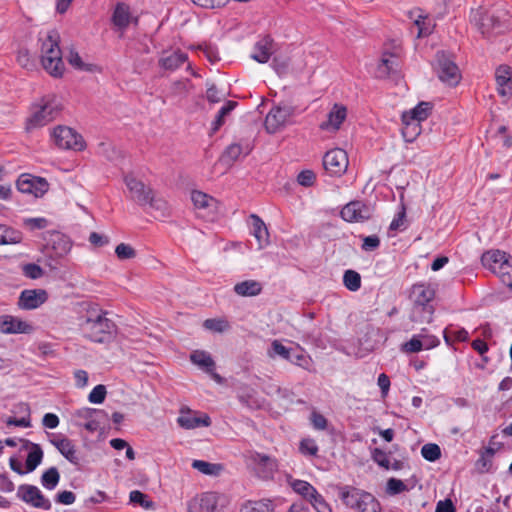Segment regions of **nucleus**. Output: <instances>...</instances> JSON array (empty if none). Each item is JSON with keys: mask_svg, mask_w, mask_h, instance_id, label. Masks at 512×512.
<instances>
[{"mask_svg": "<svg viewBox=\"0 0 512 512\" xmlns=\"http://www.w3.org/2000/svg\"><path fill=\"white\" fill-rule=\"evenodd\" d=\"M309 502L317 512H333L329 504L325 501L323 496L319 493L314 495Z\"/></svg>", "mask_w": 512, "mask_h": 512, "instance_id": "56", "label": "nucleus"}, {"mask_svg": "<svg viewBox=\"0 0 512 512\" xmlns=\"http://www.w3.org/2000/svg\"><path fill=\"white\" fill-rule=\"evenodd\" d=\"M51 138L60 149L81 151L85 148L82 136L67 126L55 127L51 131Z\"/></svg>", "mask_w": 512, "mask_h": 512, "instance_id": "7", "label": "nucleus"}, {"mask_svg": "<svg viewBox=\"0 0 512 512\" xmlns=\"http://www.w3.org/2000/svg\"><path fill=\"white\" fill-rule=\"evenodd\" d=\"M402 126V136L406 142H413L421 134V123L409 119L408 115H402Z\"/></svg>", "mask_w": 512, "mask_h": 512, "instance_id": "33", "label": "nucleus"}, {"mask_svg": "<svg viewBox=\"0 0 512 512\" xmlns=\"http://www.w3.org/2000/svg\"><path fill=\"white\" fill-rule=\"evenodd\" d=\"M22 241V233L0 224V245L17 244Z\"/></svg>", "mask_w": 512, "mask_h": 512, "instance_id": "40", "label": "nucleus"}, {"mask_svg": "<svg viewBox=\"0 0 512 512\" xmlns=\"http://www.w3.org/2000/svg\"><path fill=\"white\" fill-rule=\"evenodd\" d=\"M106 393V387L102 384H99L92 389L88 399L91 403L100 404L105 400Z\"/></svg>", "mask_w": 512, "mask_h": 512, "instance_id": "54", "label": "nucleus"}, {"mask_svg": "<svg viewBox=\"0 0 512 512\" xmlns=\"http://www.w3.org/2000/svg\"><path fill=\"white\" fill-rule=\"evenodd\" d=\"M115 254L119 260H128L136 257L135 249L126 243H120L115 248Z\"/></svg>", "mask_w": 512, "mask_h": 512, "instance_id": "52", "label": "nucleus"}, {"mask_svg": "<svg viewBox=\"0 0 512 512\" xmlns=\"http://www.w3.org/2000/svg\"><path fill=\"white\" fill-rule=\"evenodd\" d=\"M272 53L273 40L270 37L266 36L256 42L251 57L259 63H267Z\"/></svg>", "mask_w": 512, "mask_h": 512, "instance_id": "27", "label": "nucleus"}, {"mask_svg": "<svg viewBox=\"0 0 512 512\" xmlns=\"http://www.w3.org/2000/svg\"><path fill=\"white\" fill-rule=\"evenodd\" d=\"M398 66V58L394 54L384 53L376 69L379 78L387 77Z\"/></svg>", "mask_w": 512, "mask_h": 512, "instance_id": "34", "label": "nucleus"}, {"mask_svg": "<svg viewBox=\"0 0 512 512\" xmlns=\"http://www.w3.org/2000/svg\"><path fill=\"white\" fill-rule=\"evenodd\" d=\"M341 217L347 222H362L371 217V209L361 201H352L342 208Z\"/></svg>", "mask_w": 512, "mask_h": 512, "instance_id": "17", "label": "nucleus"}, {"mask_svg": "<svg viewBox=\"0 0 512 512\" xmlns=\"http://www.w3.org/2000/svg\"><path fill=\"white\" fill-rule=\"evenodd\" d=\"M137 22V18L132 16L130 7L123 3H117L112 15V22L119 30H125L132 21Z\"/></svg>", "mask_w": 512, "mask_h": 512, "instance_id": "25", "label": "nucleus"}, {"mask_svg": "<svg viewBox=\"0 0 512 512\" xmlns=\"http://www.w3.org/2000/svg\"><path fill=\"white\" fill-rule=\"evenodd\" d=\"M177 423L181 428L191 430L199 427L210 426L211 419L205 413L193 411L187 407H183L179 411Z\"/></svg>", "mask_w": 512, "mask_h": 512, "instance_id": "13", "label": "nucleus"}, {"mask_svg": "<svg viewBox=\"0 0 512 512\" xmlns=\"http://www.w3.org/2000/svg\"><path fill=\"white\" fill-rule=\"evenodd\" d=\"M103 416H106L103 410L93 408H82L75 413L78 424L90 432H94L100 427Z\"/></svg>", "mask_w": 512, "mask_h": 512, "instance_id": "19", "label": "nucleus"}, {"mask_svg": "<svg viewBox=\"0 0 512 512\" xmlns=\"http://www.w3.org/2000/svg\"><path fill=\"white\" fill-rule=\"evenodd\" d=\"M251 147L247 144L245 147L238 143H233L227 147L224 153V157L228 158L231 161H236L242 154H249L251 151Z\"/></svg>", "mask_w": 512, "mask_h": 512, "instance_id": "47", "label": "nucleus"}, {"mask_svg": "<svg viewBox=\"0 0 512 512\" xmlns=\"http://www.w3.org/2000/svg\"><path fill=\"white\" fill-rule=\"evenodd\" d=\"M287 483L292 490L304 499L309 501L318 491L307 481L294 479L291 475L287 476Z\"/></svg>", "mask_w": 512, "mask_h": 512, "instance_id": "31", "label": "nucleus"}, {"mask_svg": "<svg viewBox=\"0 0 512 512\" xmlns=\"http://www.w3.org/2000/svg\"><path fill=\"white\" fill-rule=\"evenodd\" d=\"M407 490L405 483L396 478H390L387 481L386 491L389 495H397Z\"/></svg>", "mask_w": 512, "mask_h": 512, "instance_id": "53", "label": "nucleus"}, {"mask_svg": "<svg viewBox=\"0 0 512 512\" xmlns=\"http://www.w3.org/2000/svg\"><path fill=\"white\" fill-rule=\"evenodd\" d=\"M300 451L305 455L314 456L318 452V446L313 439H303L300 443Z\"/></svg>", "mask_w": 512, "mask_h": 512, "instance_id": "61", "label": "nucleus"}, {"mask_svg": "<svg viewBox=\"0 0 512 512\" xmlns=\"http://www.w3.org/2000/svg\"><path fill=\"white\" fill-rule=\"evenodd\" d=\"M59 40L58 32L50 31L41 44L42 66L53 77H61L65 70Z\"/></svg>", "mask_w": 512, "mask_h": 512, "instance_id": "4", "label": "nucleus"}, {"mask_svg": "<svg viewBox=\"0 0 512 512\" xmlns=\"http://www.w3.org/2000/svg\"><path fill=\"white\" fill-rule=\"evenodd\" d=\"M17 494L22 501L35 508L42 510H49L51 508L49 499L45 498L40 489L36 486L21 485Z\"/></svg>", "mask_w": 512, "mask_h": 512, "instance_id": "14", "label": "nucleus"}, {"mask_svg": "<svg viewBox=\"0 0 512 512\" xmlns=\"http://www.w3.org/2000/svg\"><path fill=\"white\" fill-rule=\"evenodd\" d=\"M512 72L507 65H500L495 72V78L498 85V92L502 96L512 94Z\"/></svg>", "mask_w": 512, "mask_h": 512, "instance_id": "26", "label": "nucleus"}, {"mask_svg": "<svg viewBox=\"0 0 512 512\" xmlns=\"http://www.w3.org/2000/svg\"><path fill=\"white\" fill-rule=\"evenodd\" d=\"M191 83L188 79L177 80L173 82L171 89L174 94L187 93L190 90Z\"/></svg>", "mask_w": 512, "mask_h": 512, "instance_id": "63", "label": "nucleus"}, {"mask_svg": "<svg viewBox=\"0 0 512 512\" xmlns=\"http://www.w3.org/2000/svg\"><path fill=\"white\" fill-rule=\"evenodd\" d=\"M236 105V102L228 101L223 107H221L212 123L213 132H216L223 125L225 117L236 107Z\"/></svg>", "mask_w": 512, "mask_h": 512, "instance_id": "49", "label": "nucleus"}, {"mask_svg": "<svg viewBox=\"0 0 512 512\" xmlns=\"http://www.w3.org/2000/svg\"><path fill=\"white\" fill-rule=\"evenodd\" d=\"M310 422L316 430H325L328 425L327 419L317 411H312L310 415Z\"/></svg>", "mask_w": 512, "mask_h": 512, "instance_id": "60", "label": "nucleus"}, {"mask_svg": "<svg viewBox=\"0 0 512 512\" xmlns=\"http://www.w3.org/2000/svg\"><path fill=\"white\" fill-rule=\"evenodd\" d=\"M262 285L256 280H245L235 284L234 292L243 297H251L260 294Z\"/></svg>", "mask_w": 512, "mask_h": 512, "instance_id": "35", "label": "nucleus"}, {"mask_svg": "<svg viewBox=\"0 0 512 512\" xmlns=\"http://www.w3.org/2000/svg\"><path fill=\"white\" fill-rule=\"evenodd\" d=\"M124 183L129 192V198L141 207H148L156 213L155 217L170 215L167 201L158 196L155 191L133 174L124 176Z\"/></svg>", "mask_w": 512, "mask_h": 512, "instance_id": "1", "label": "nucleus"}, {"mask_svg": "<svg viewBox=\"0 0 512 512\" xmlns=\"http://www.w3.org/2000/svg\"><path fill=\"white\" fill-rule=\"evenodd\" d=\"M82 331L88 339L96 343H108L117 333L116 324L107 317V312L92 309L82 323Z\"/></svg>", "mask_w": 512, "mask_h": 512, "instance_id": "2", "label": "nucleus"}, {"mask_svg": "<svg viewBox=\"0 0 512 512\" xmlns=\"http://www.w3.org/2000/svg\"><path fill=\"white\" fill-rule=\"evenodd\" d=\"M191 200L197 210L204 211L208 214L217 212L219 202L212 196L202 191H192Z\"/></svg>", "mask_w": 512, "mask_h": 512, "instance_id": "24", "label": "nucleus"}, {"mask_svg": "<svg viewBox=\"0 0 512 512\" xmlns=\"http://www.w3.org/2000/svg\"><path fill=\"white\" fill-rule=\"evenodd\" d=\"M16 186L21 193L30 194L36 198L42 197L49 190V183L46 179L28 173L19 176Z\"/></svg>", "mask_w": 512, "mask_h": 512, "instance_id": "9", "label": "nucleus"}, {"mask_svg": "<svg viewBox=\"0 0 512 512\" xmlns=\"http://www.w3.org/2000/svg\"><path fill=\"white\" fill-rule=\"evenodd\" d=\"M129 500L131 503L138 504L146 510H153L155 504L149 497L139 490H133L129 494Z\"/></svg>", "mask_w": 512, "mask_h": 512, "instance_id": "46", "label": "nucleus"}, {"mask_svg": "<svg viewBox=\"0 0 512 512\" xmlns=\"http://www.w3.org/2000/svg\"><path fill=\"white\" fill-rule=\"evenodd\" d=\"M344 286L352 292H356L361 287V276L354 270H346L343 275Z\"/></svg>", "mask_w": 512, "mask_h": 512, "instance_id": "43", "label": "nucleus"}, {"mask_svg": "<svg viewBox=\"0 0 512 512\" xmlns=\"http://www.w3.org/2000/svg\"><path fill=\"white\" fill-rule=\"evenodd\" d=\"M372 459L380 467H382L386 470H390V459L386 452L376 448L372 453Z\"/></svg>", "mask_w": 512, "mask_h": 512, "instance_id": "58", "label": "nucleus"}, {"mask_svg": "<svg viewBox=\"0 0 512 512\" xmlns=\"http://www.w3.org/2000/svg\"><path fill=\"white\" fill-rule=\"evenodd\" d=\"M67 61L69 62V64L71 66H73L74 68H76L78 70H82V71H92L93 70V65L84 63L76 51L71 50L69 52V54L67 56Z\"/></svg>", "mask_w": 512, "mask_h": 512, "instance_id": "51", "label": "nucleus"}, {"mask_svg": "<svg viewBox=\"0 0 512 512\" xmlns=\"http://www.w3.org/2000/svg\"><path fill=\"white\" fill-rule=\"evenodd\" d=\"M292 116V109L288 106L273 107L265 118V129L273 134L282 130Z\"/></svg>", "mask_w": 512, "mask_h": 512, "instance_id": "12", "label": "nucleus"}, {"mask_svg": "<svg viewBox=\"0 0 512 512\" xmlns=\"http://www.w3.org/2000/svg\"><path fill=\"white\" fill-rule=\"evenodd\" d=\"M187 512H219L218 496L213 492L197 495L188 502Z\"/></svg>", "mask_w": 512, "mask_h": 512, "instance_id": "15", "label": "nucleus"}, {"mask_svg": "<svg viewBox=\"0 0 512 512\" xmlns=\"http://www.w3.org/2000/svg\"><path fill=\"white\" fill-rule=\"evenodd\" d=\"M25 448L29 449L25 463L26 472H32L42 462L43 450L39 444L32 443L28 440H25Z\"/></svg>", "mask_w": 512, "mask_h": 512, "instance_id": "29", "label": "nucleus"}, {"mask_svg": "<svg viewBox=\"0 0 512 512\" xmlns=\"http://www.w3.org/2000/svg\"><path fill=\"white\" fill-rule=\"evenodd\" d=\"M422 457L430 462H434L441 457V449L437 444L428 443L421 448Z\"/></svg>", "mask_w": 512, "mask_h": 512, "instance_id": "50", "label": "nucleus"}, {"mask_svg": "<svg viewBox=\"0 0 512 512\" xmlns=\"http://www.w3.org/2000/svg\"><path fill=\"white\" fill-rule=\"evenodd\" d=\"M33 327L20 318L5 315L0 317V332L3 334H29Z\"/></svg>", "mask_w": 512, "mask_h": 512, "instance_id": "20", "label": "nucleus"}, {"mask_svg": "<svg viewBox=\"0 0 512 512\" xmlns=\"http://www.w3.org/2000/svg\"><path fill=\"white\" fill-rule=\"evenodd\" d=\"M23 274L30 279H39L43 276L42 268L34 263L25 264L22 266Z\"/></svg>", "mask_w": 512, "mask_h": 512, "instance_id": "57", "label": "nucleus"}, {"mask_svg": "<svg viewBox=\"0 0 512 512\" xmlns=\"http://www.w3.org/2000/svg\"><path fill=\"white\" fill-rule=\"evenodd\" d=\"M275 503L272 499L263 498L260 500L246 501L240 509V512H274Z\"/></svg>", "mask_w": 512, "mask_h": 512, "instance_id": "32", "label": "nucleus"}, {"mask_svg": "<svg viewBox=\"0 0 512 512\" xmlns=\"http://www.w3.org/2000/svg\"><path fill=\"white\" fill-rule=\"evenodd\" d=\"M16 409L20 413H24L26 416L21 417L19 419L14 417H8L5 420V423L7 426H18V427H24L29 428L31 427V418H30V407L26 403H19L16 406Z\"/></svg>", "mask_w": 512, "mask_h": 512, "instance_id": "38", "label": "nucleus"}, {"mask_svg": "<svg viewBox=\"0 0 512 512\" xmlns=\"http://www.w3.org/2000/svg\"><path fill=\"white\" fill-rule=\"evenodd\" d=\"M349 160L345 150L340 148L332 149L323 157V166L327 173L332 176H341L348 168Z\"/></svg>", "mask_w": 512, "mask_h": 512, "instance_id": "10", "label": "nucleus"}, {"mask_svg": "<svg viewBox=\"0 0 512 512\" xmlns=\"http://www.w3.org/2000/svg\"><path fill=\"white\" fill-rule=\"evenodd\" d=\"M63 109L60 99L47 95L31 106L30 116L26 120V131L41 128L56 119Z\"/></svg>", "mask_w": 512, "mask_h": 512, "instance_id": "3", "label": "nucleus"}, {"mask_svg": "<svg viewBox=\"0 0 512 512\" xmlns=\"http://www.w3.org/2000/svg\"><path fill=\"white\" fill-rule=\"evenodd\" d=\"M289 361L294 365H297L305 370H309L312 359L310 356L304 353H299L296 355L291 354V358Z\"/></svg>", "mask_w": 512, "mask_h": 512, "instance_id": "59", "label": "nucleus"}, {"mask_svg": "<svg viewBox=\"0 0 512 512\" xmlns=\"http://www.w3.org/2000/svg\"><path fill=\"white\" fill-rule=\"evenodd\" d=\"M252 220V234L258 242L259 249L269 244V232L263 220L256 214L250 216Z\"/></svg>", "mask_w": 512, "mask_h": 512, "instance_id": "28", "label": "nucleus"}, {"mask_svg": "<svg viewBox=\"0 0 512 512\" xmlns=\"http://www.w3.org/2000/svg\"><path fill=\"white\" fill-rule=\"evenodd\" d=\"M347 117V109L342 104H334L327 115V120L320 124V129L328 132H336Z\"/></svg>", "mask_w": 512, "mask_h": 512, "instance_id": "22", "label": "nucleus"}, {"mask_svg": "<svg viewBox=\"0 0 512 512\" xmlns=\"http://www.w3.org/2000/svg\"><path fill=\"white\" fill-rule=\"evenodd\" d=\"M356 509L360 512H381V505L372 494L364 491Z\"/></svg>", "mask_w": 512, "mask_h": 512, "instance_id": "41", "label": "nucleus"}, {"mask_svg": "<svg viewBox=\"0 0 512 512\" xmlns=\"http://www.w3.org/2000/svg\"><path fill=\"white\" fill-rule=\"evenodd\" d=\"M292 354V350L284 346L279 340H273L271 343L270 349L267 351V355L270 358H275L276 356L281 357L285 360H290Z\"/></svg>", "mask_w": 512, "mask_h": 512, "instance_id": "42", "label": "nucleus"}, {"mask_svg": "<svg viewBox=\"0 0 512 512\" xmlns=\"http://www.w3.org/2000/svg\"><path fill=\"white\" fill-rule=\"evenodd\" d=\"M380 245V239L376 235L366 236L363 238L362 249L365 251H373Z\"/></svg>", "mask_w": 512, "mask_h": 512, "instance_id": "64", "label": "nucleus"}, {"mask_svg": "<svg viewBox=\"0 0 512 512\" xmlns=\"http://www.w3.org/2000/svg\"><path fill=\"white\" fill-rule=\"evenodd\" d=\"M60 475L55 467L46 470L41 477L42 485L49 490H53L59 483Z\"/></svg>", "mask_w": 512, "mask_h": 512, "instance_id": "45", "label": "nucleus"}, {"mask_svg": "<svg viewBox=\"0 0 512 512\" xmlns=\"http://www.w3.org/2000/svg\"><path fill=\"white\" fill-rule=\"evenodd\" d=\"M422 349L423 342L418 335H414L408 342L402 345V350L407 353L420 352Z\"/></svg>", "mask_w": 512, "mask_h": 512, "instance_id": "55", "label": "nucleus"}, {"mask_svg": "<svg viewBox=\"0 0 512 512\" xmlns=\"http://www.w3.org/2000/svg\"><path fill=\"white\" fill-rule=\"evenodd\" d=\"M191 466L200 473L208 476H218L224 470V466L222 464L210 463L204 460H194Z\"/></svg>", "mask_w": 512, "mask_h": 512, "instance_id": "37", "label": "nucleus"}, {"mask_svg": "<svg viewBox=\"0 0 512 512\" xmlns=\"http://www.w3.org/2000/svg\"><path fill=\"white\" fill-rule=\"evenodd\" d=\"M410 19L413 20L417 28V38H422L430 35L433 32L434 24L432 20L424 14L420 9H414L408 13Z\"/></svg>", "mask_w": 512, "mask_h": 512, "instance_id": "23", "label": "nucleus"}, {"mask_svg": "<svg viewBox=\"0 0 512 512\" xmlns=\"http://www.w3.org/2000/svg\"><path fill=\"white\" fill-rule=\"evenodd\" d=\"M364 490L352 486H344L339 490V497L349 508L356 509L359 506L360 499Z\"/></svg>", "mask_w": 512, "mask_h": 512, "instance_id": "30", "label": "nucleus"}, {"mask_svg": "<svg viewBox=\"0 0 512 512\" xmlns=\"http://www.w3.org/2000/svg\"><path fill=\"white\" fill-rule=\"evenodd\" d=\"M48 300V293L44 289L23 290L18 299V307L23 310L37 309Z\"/></svg>", "mask_w": 512, "mask_h": 512, "instance_id": "16", "label": "nucleus"}, {"mask_svg": "<svg viewBox=\"0 0 512 512\" xmlns=\"http://www.w3.org/2000/svg\"><path fill=\"white\" fill-rule=\"evenodd\" d=\"M188 62V55L180 49L164 50L161 52L158 65L165 71L173 72Z\"/></svg>", "mask_w": 512, "mask_h": 512, "instance_id": "18", "label": "nucleus"}, {"mask_svg": "<svg viewBox=\"0 0 512 512\" xmlns=\"http://www.w3.org/2000/svg\"><path fill=\"white\" fill-rule=\"evenodd\" d=\"M203 327L215 333H223L230 328V324L225 318H211L203 322Z\"/></svg>", "mask_w": 512, "mask_h": 512, "instance_id": "44", "label": "nucleus"}, {"mask_svg": "<svg viewBox=\"0 0 512 512\" xmlns=\"http://www.w3.org/2000/svg\"><path fill=\"white\" fill-rule=\"evenodd\" d=\"M315 181V174L311 170H304L297 176V182L305 187L311 186Z\"/></svg>", "mask_w": 512, "mask_h": 512, "instance_id": "62", "label": "nucleus"}, {"mask_svg": "<svg viewBox=\"0 0 512 512\" xmlns=\"http://www.w3.org/2000/svg\"><path fill=\"white\" fill-rule=\"evenodd\" d=\"M52 248L55 251L57 257H64L70 252L72 244L68 238L64 237L63 235H57L56 239L53 241Z\"/></svg>", "mask_w": 512, "mask_h": 512, "instance_id": "48", "label": "nucleus"}, {"mask_svg": "<svg viewBox=\"0 0 512 512\" xmlns=\"http://www.w3.org/2000/svg\"><path fill=\"white\" fill-rule=\"evenodd\" d=\"M432 110V105L429 102H420L416 107L413 109L404 112L402 115H408L409 119L415 120L418 123H421L422 121L426 120L428 116L430 115V112Z\"/></svg>", "mask_w": 512, "mask_h": 512, "instance_id": "39", "label": "nucleus"}, {"mask_svg": "<svg viewBox=\"0 0 512 512\" xmlns=\"http://www.w3.org/2000/svg\"><path fill=\"white\" fill-rule=\"evenodd\" d=\"M436 72L439 79L449 86L457 85L461 79L457 65L444 51L436 54Z\"/></svg>", "mask_w": 512, "mask_h": 512, "instance_id": "8", "label": "nucleus"}, {"mask_svg": "<svg viewBox=\"0 0 512 512\" xmlns=\"http://www.w3.org/2000/svg\"><path fill=\"white\" fill-rule=\"evenodd\" d=\"M435 297L434 288L425 283L413 285L410 298L413 302V318L420 322H430L434 314L433 300Z\"/></svg>", "mask_w": 512, "mask_h": 512, "instance_id": "5", "label": "nucleus"}, {"mask_svg": "<svg viewBox=\"0 0 512 512\" xmlns=\"http://www.w3.org/2000/svg\"><path fill=\"white\" fill-rule=\"evenodd\" d=\"M249 460L254 466L256 475L262 480H271L278 469L277 461L268 455L251 452Z\"/></svg>", "mask_w": 512, "mask_h": 512, "instance_id": "11", "label": "nucleus"}, {"mask_svg": "<svg viewBox=\"0 0 512 512\" xmlns=\"http://www.w3.org/2000/svg\"><path fill=\"white\" fill-rule=\"evenodd\" d=\"M483 266L498 276L500 281L512 288V256L501 250L485 252L481 257Z\"/></svg>", "mask_w": 512, "mask_h": 512, "instance_id": "6", "label": "nucleus"}, {"mask_svg": "<svg viewBox=\"0 0 512 512\" xmlns=\"http://www.w3.org/2000/svg\"><path fill=\"white\" fill-rule=\"evenodd\" d=\"M50 443L57 448L63 457H65L70 463L78 465L80 458L75 444L69 438L63 435H54L50 440Z\"/></svg>", "mask_w": 512, "mask_h": 512, "instance_id": "21", "label": "nucleus"}, {"mask_svg": "<svg viewBox=\"0 0 512 512\" xmlns=\"http://www.w3.org/2000/svg\"><path fill=\"white\" fill-rule=\"evenodd\" d=\"M190 360L206 372H212L215 368V362L211 355L203 350H195L190 355Z\"/></svg>", "mask_w": 512, "mask_h": 512, "instance_id": "36", "label": "nucleus"}]
</instances>
